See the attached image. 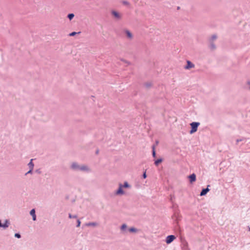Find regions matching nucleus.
Instances as JSON below:
<instances>
[{
    "mask_svg": "<svg viewBox=\"0 0 250 250\" xmlns=\"http://www.w3.org/2000/svg\"><path fill=\"white\" fill-rule=\"evenodd\" d=\"M35 172L38 174H41L42 171L40 168L37 169L35 170Z\"/></svg>",
    "mask_w": 250,
    "mask_h": 250,
    "instance_id": "32",
    "label": "nucleus"
},
{
    "mask_svg": "<svg viewBox=\"0 0 250 250\" xmlns=\"http://www.w3.org/2000/svg\"><path fill=\"white\" fill-rule=\"evenodd\" d=\"M128 231L130 233H136L137 232L138 229L134 227H131L128 229Z\"/></svg>",
    "mask_w": 250,
    "mask_h": 250,
    "instance_id": "17",
    "label": "nucleus"
},
{
    "mask_svg": "<svg viewBox=\"0 0 250 250\" xmlns=\"http://www.w3.org/2000/svg\"><path fill=\"white\" fill-rule=\"evenodd\" d=\"M158 143H159V141L158 140H156L155 144H154L155 146H156V145H158Z\"/></svg>",
    "mask_w": 250,
    "mask_h": 250,
    "instance_id": "33",
    "label": "nucleus"
},
{
    "mask_svg": "<svg viewBox=\"0 0 250 250\" xmlns=\"http://www.w3.org/2000/svg\"><path fill=\"white\" fill-rule=\"evenodd\" d=\"M121 61L123 62H125V63H127V64H130V62H128L127 61L125 60L124 59H121Z\"/></svg>",
    "mask_w": 250,
    "mask_h": 250,
    "instance_id": "31",
    "label": "nucleus"
},
{
    "mask_svg": "<svg viewBox=\"0 0 250 250\" xmlns=\"http://www.w3.org/2000/svg\"><path fill=\"white\" fill-rule=\"evenodd\" d=\"M81 33V32H76L75 31L72 32L71 33H69V36H74L77 34H79Z\"/></svg>",
    "mask_w": 250,
    "mask_h": 250,
    "instance_id": "21",
    "label": "nucleus"
},
{
    "mask_svg": "<svg viewBox=\"0 0 250 250\" xmlns=\"http://www.w3.org/2000/svg\"><path fill=\"white\" fill-rule=\"evenodd\" d=\"M99 150L98 149H97L96 151V154H98L99 153Z\"/></svg>",
    "mask_w": 250,
    "mask_h": 250,
    "instance_id": "35",
    "label": "nucleus"
},
{
    "mask_svg": "<svg viewBox=\"0 0 250 250\" xmlns=\"http://www.w3.org/2000/svg\"><path fill=\"white\" fill-rule=\"evenodd\" d=\"M191 129L189 131V133L192 134L197 131L198 127L200 125V123L193 122L190 124Z\"/></svg>",
    "mask_w": 250,
    "mask_h": 250,
    "instance_id": "2",
    "label": "nucleus"
},
{
    "mask_svg": "<svg viewBox=\"0 0 250 250\" xmlns=\"http://www.w3.org/2000/svg\"><path fill=\"white\" fill-rule=\"evenodd\" d=\"M68 198H69V197H68V196H66V199H68Z\"/></svg>",
    "mask_w": 250,
    "mask_h": 250,
    "instance_id": "37",
    "label": "nucleus"
},
{
    "mask_svg": "<svg viewBox=\"0 0 250 250\" xmlns=\"http://www.w3.org/2000/svg\"><path fill=\"white\" fill-rule=\"evenodd\" d=\"M209 187L210 185H208L207 186V187L206 188H203L201 190V191L200 192V195L201 196L206 195L207 194V193L210 190V189L208 188V187Z\"/></svg>",
    "mask_w": 250,
    "mask_h": 250,
    "instance_id": "7",
    "label": "nucleus"
},
{
    "mask_svg": "<svg viewBox=\"0 0 250 250\" xmlns=\"http://www.w3.org/2000/svg\"><path fill=\"white\" fill-rule=\"evenodd\" d=\"M217 35L214 34V35H212V36H211V38H210L209 41H211L213 42V41L214 40H216L217 39Z\"/></svg>",
    "mask_w": 250,
    "mask_h": 250,
    "instance_id": "24",
    "label": "nucleus"
},
{
    "mask_svg": "<svg viewBox=\"0 0 250 250\" xmlns=\"http://www.w3.org/2000/svg\"><path fill=\"white\" fill-rule=\"evenodd\" d=\"M190 183L192 184L196 180V175L194 173H193L188 177Z\"/></svg>",
    "mask_w": 250,
    "mask_h": 250,
    "instance_id": "5",
    "label": "nucleus"
},
{
    "mask_svg": "<svg viewBox=\"0 0 250 250\" xmlns=\"http://www.w3.org/2000/svg\"><path fill=\"white\" fill-rule=\"evenodd\" d=\"M152 85V83L151 82H146L144 83V86L147 89L151 87Z\"/></svg>",
    "mask_w": 250,
    "mask_h": 250,
    "instance_id": "18",
    "label": "nucleus"
},
{
    "mask_svg": "<svg viewBox=\"0 0 250 250\" xmlns=\"http://www.w3.org/2000/svg\"><path fill=\"white\" fill-rule=\"evenodd\" d=\"M123 4L125 5H129V3L127 1L124 0L122 2Z\"/></svg>",
    "mask_w": 250,
    "mask_h": 250,
    "instance_id": "30",
    "label": "nucleus"
},
{
    "mask_svg": "<svg viewBox=\"0 0 250 250\" xmlns=\"http://www.w3.org/2000/svg\"><path fill=\"white\" fill-rule=\"evenodd\" d=\"M194 64L190 61H187V64L184 66L185 69H190V68H194Z\"/></svg>",
    "mask_w": 250,
    "mask_h": 250,
    "instance_id": "6",
    "label": "nucleus"
},
{
    "mask_svg": "<svg viewBox=\"0 0 250 250\" xmlns=\"http://www.w3.org/2000/svg\"><path fill=\"white\" fill-rule=\"evenodd\" d=\"M68 217L70 219L71 218H77V215H72L71 213L68 214Z\"/></svg>",
    "mask_w": 250,
    "mask_h": 250,
    "instance_id": "23",
    "label": "nucleus"
},
{
    "mask_svg": "<svg viewBox=\"0 0 250 250\" xmlns=\"http://www.w3.org/2000/svg\"><path fill=\"white\" fill-rule=\"evenodd\" d=\"M10 224V221L8 219H5L4 220V223H2L0 228H2L3 229H5L7 228H8V227L9 226Z\"/></svg>",
    "mask_w": 250,
    "mask_h": 250,
    "instance_id": "8",
    "label": "nucleus"
},
{
    "mask_svg": "<svg viewBox=\"0 0 250 250\" xmlns=\"http://www.w3.org/2000/svg\"><path fill=\"white\" fill-rule=\"evenodd\" d=\"M152 155L153 158L156 157V152L155 150V145H153L152 146Z\"/></svg>",
    "mask_w": 250,
    "mask_h": 250,
    "instance_id": "14",
    "label": "nucleus"
},
{
    "mask_svg": "<svg viewBox=\"0 0 250 250\" xmlns=\"http://www.w3.org/2000/svg\"><path fill=\"white\" fill-rule=\"evenodd\" d=\"M70 168L72 170H75V171L80 170V171H88L89 170V168L86 166H85V165L80 166L76 162H73L71 164V165L70 166Z\"/></svg>",
    "mask_w": 250,
    "mask_h": 250,
    "instance_id": "1",
    "label": "nucleus"
},
{
    "mask_svg": "<svg viewBox=\"0 0 250 250\" xmlns=\"http://www.w3.org/2000/svg\"><path fill=\"white\" fill-rule=\"evenodd\" d=\"M245 140H246V138H244V137H242L241 139H237L236 140V143H238V142L243 141H244Z\"/></svg>",
    "mask_w": 250,
    "mask_h": 250,
    "instance_id": "28",
    "label": "nucleus"
},
{
    "mask_svg": "<svg viewBox=\"0 0 250 250\" xmlns=\"http://www.w3.org/2000/svg\"><path fill=\"white\" fill-rule=\"evenodd\" d=\"M248 83L249 84H250V81H249V82H248Z\"/></svg>",
    "mask_w": 250,
    "mask_h": 250,
    "instance_id": "38",
    "label": "nucleus"
},
{
    "mask_svg": "<svg viewBox=\"0 0 250 250\" xmlns=\"http://www.w3.org/2000/svg\"><path fill=\"white\" fill-rule=\"evenodd\" d=\"M163 158H159L154 161V165L156 166H159V165L160 164H161L163 162Z\"/></svg>",
    "mask_w": 250,
    "mask_h": 250,
    "instance_id": "13",
    "label": "nucleus"
},
{
    "mask_svg": "<svg viewBox=\"0 0 250 250\" xmlns=\"http://www.w3.org/2000/svg\"><path fill=\"white\" fill-rule=\"evenodd\" d=\"M131 187V186L128 184V183L127 181L124 182V184H122V188H128Z\"/></svg>",
    "mask_w": 250,
    "mask_h": 250,
    "instance_id": "16",
    "label": "nucleus"
},
{
    "mask_svg": "<svg viewBox=\"0 0 250 250\" xmlns=\"http://www.w3.org/2000/svg\"><path fill=\"white\" fill-rule=\"evenodd\" d=\"M14 236L16 237V238H21V235L20 233L18 232V233H16L14 235Z\"/></svg>",
    "mask_w": 250,
    "mask_h": 250,
    "instance_id": "25",
    "label": "nucleus"
},
{
    "mask_svg": "<svg viewBox=\"0 0 250 250\" xmlns=\"http://www.w3.org/2000/svg\"><path fill=\"white\" fill-rule=\"evenodd\" d=\"M86 226H96L97 225V223L96 222H89L86 223Z\"/></svg>",
    "mask_w": 250,
    "mask_h": 250,
    "instance_id": "20",
    "label": "nucleus"
},
{
    "mask_svg": "<svg viewBox=\"0 0 250 250\" xmlns=\"http://www.w3.org/2000/svg\"><path fill=\"white\" fill-rule=\"evenodd\" d=\"M74 14L73 13H69L67 16V18L69 20H71L73 19V18L74 17Z\"/></svg>",
    "mask_w": 250,
    "mask_h": 250,
    "instance_id": "19",
    "label": "nucleus"
},
{
    "mask_svg": "<svg viewBox=\"0 0 250 250\" xmlns=\"http://www.w3.org/2000/svg\"><path fill=\"white\" fill-rule=\"evenodd\" d=\"M30 214L32 217V219L33 221H36L37 220V217L36 215V210L35 208H32L30 211Z\"/></svg>",
    "mask_w": 250,
    "mask_h": 250,
    "instance_id": "10",
    "label": "nucleus"
},
{
    "mask_svg": "<svg viewBox=\"0 0 250 250\" xmlns=\"http://www.w3.org/2000/svg\"><path fill=\"white\" fill-rule=\"evenodd\" d=\"M33 170L32 169H29V170L25 173V175H27L28 174H32L33 173Z\"/></svg>",
    "mask_w": 250,
    "mask_h": 250,
    "instance_id": "29",
    "label": "nucleus"
},
{
    "mask_svg": "<svg viewBox=\"0 0 250 250\" xmlns=\"http://www.w3.org/2000/svg\"><path fill=\"white\" fill-rule=\"evenodd\" d=\"M188 246V243L187 242H185V243L184 244V247Z\"/></svg>",
    "mask_w": 250,
    "mask_h": 250,
    "instance_id": "34",
    "label": "nucleus"
},
{
    "mask_svg": "<svg viewBox=\"0 0 250 250\" xmlns=\"http://www.w3.org/2000/svg\"><path fill=\"white\" fill-rule=\"evenodd\" d=\"M127 228V225L125 224H123L121 226V229L122 230H125Z\"/></svg>",
    "mask_w": 250,
    "mask_h": 250,
    "instance_id": "22",
    "label": "nucleus"
},
{
    "mask_svg": "<svg viewBox=\"0 0 250 250\" xmlns=\"http://www.w3.org/2000/svg\"><path fill=\"white\" fill-rule=\"evenodd\" d=\"M125 33L126 37L128 39L132 38L133 35H132V34L131 33V32L130 31H129L128 30L126 29V30H125Z\"/></svg>",
    "mask_w": 250,
    "mask_h": 250,
    "instance_id": "11",
    "label": "nucleus"
},
{
    "mask_svg": "<svg viewBox=\"0 0 250 250\" xmlns=\"http://www.w3.org/2000/svg\"><path fill=\"white\" fill-rule=\"evenodd\" d=\"M33 159H31L29 163L28 164L29 169H33L34 168V164L33 163Z\"/></svg>",
    "mask_w": 250,
    "mask_h": 250,
    "instance_id": "15",
    "label": "nucleus"
},
{
    "mask_svg": "<svg viewBox=\"0 0 250 250\" xmlns=\"http://www.w3.org/2000/svg\"><path fill=\"white\" fill-rule=\"evenodd\" d=\"M81 222L80 219H77V224H76V227H79L81 225Z\"/></svg>",
    "mask_w": 250,
    "mask_h": 250,
    "instance_id": "27",
    "label": "nucleus"
},
{
    "mask_svg": "<svg viewBox=\"0 0 250 250\" xmlns=\"http://www.w3.org/2000/svg\"><path fill=\"white\" fill-rule=\"evenodd\" d=\"M180 8V7L179 6H178L177 8V10H179Z\"/></svg>",
    "mask_w": 250,
    "mask_h": 250,
    "instance_id": "36",
    "label": "nucleus"
},
{
    "mask_svg": "<svg viewBox=\"0 0 250 250\" xmlns=\"http://www.w3.org/2000/svg\"><path fill=\"white\" fill-rule=\"evenodd\" d=\"M147 177V175L146 173V170L143 172L142 174V178L146 179Z\"/></svg>",
    "mask_w": 250,
    "mask_h": 250,
    "instance_id": "26",
    "label": "nucleus"
},
{
    "mask_svg": "<svg viewBox=\"0 0 250 250\" xmlns=\"http://www.w3.org/2000/svg\"><path fill=\"white\" fill-rule=\"evenodd\" d=\"M175 239L176 237L175 235H169L167 236L165 241L167 244H169L172 243Z\"/></svg>",
    "mask_w": 250,
    "mask_h": 250,
    "instance_id": "4",
    "label": "nucleus"
},
{
    "mask_svg": "<svg viewBox=\"0 0 250 250\" xmlns=\"http://www.w3.org/2000/svg\"><path fill=\"white\" fill-rule=\"evenodd\" d=\"M111 14L116 19L119 20L121 18V14L115 10H112Z\"/></svg>",
    "mask_w": 250,
    "mask_h": 250,
    "instance_id": "9",
    "label": "nucleus"
},
{
    "mask_svg": "<svg viewBox=\"0 0 250 250\" xmlns=\"http://www.w3.org/2000/svg\"><path fill=\"white\" fill-rule=\"evenodd\" d=\"M209 42H210V44H209V47L210 49L211 50H214L216 48L215 44L211 41H209Z\"/></svg>",
    "mask_w": 250,
    "mask_h": 250,
    "instance_id": "12",
    "label": "nucleus"
},
{
    "mask_svg": "<svg viewBox=\"0 0 250 250\" xmlns=\"http://www.w3.org/2000/svg\"><path fill=\"white\" fill-rule=\"evenodd\" d=\"M115 194L117 195H122L125 194V191L122 188V184H119V188L115 191Z\"/></svg>",
    "mask_w": 250,
    "mask_h": 250,
    "instance_id": "3",
    "label": "nucleus"
}]
</instances>
